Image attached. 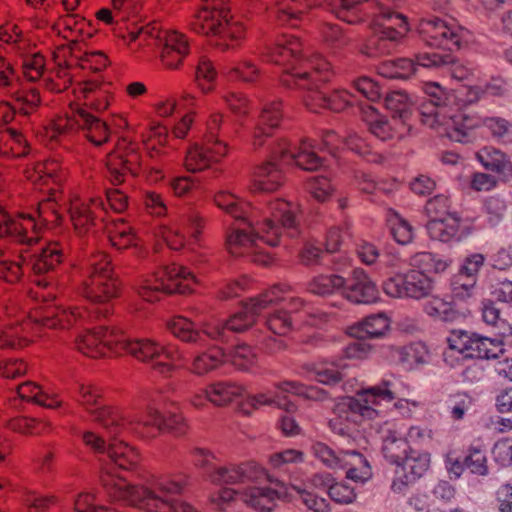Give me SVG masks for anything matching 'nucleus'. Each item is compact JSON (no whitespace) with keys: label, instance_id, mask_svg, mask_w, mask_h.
Instances as JSON below:
<instances>
[{"label":"nucleus","instance_id":"1","mask_svg":"<svg viewBox=\"0 0 512 512\" xmlns=\"http://www.w3.org/2000/svg\"><path fill=\"white\" fill-rule=\"evenodd\" d=\"M214 202L235 219L250 220L251 224L255 221V231L261 239L272 245L279 244L282 229L295 230L298 224V204L285 199L270 201L264 213L226 191L216 193Z\"/></svg>","mask_w":512,"mask_h":512},{"label":"nucleus","instance_id":"2","mask_svg":"<svg viewBox=\"0 0 512 512\" xmlns=\"http://www.w3.org/2000/svg\"><path fill=\"white\" fill-rule=\"evenodd\" d=\"M391 386V382L383 380L378 385L357 391L354 397L339 400L329 420L331 430L339 435H347L357 424L358 418L373 420L380 416L382 403H390L396 397Z\"/></svg>","mask_w":512,"mask_h":512},{"label":"nucleus","instance_id":"3","mask_svg":"<svg viewBox=\"0 0 512 512\" xmlns=\"http://www.w3.org/2000/svg\"><path fill=\"white\" fill-rule=\"evenodd\" d=\"M423 90L429 101L420 107L421 122L440 136L463 142L474 126L472 119L459 110L448 107L450 93L436 82L424 84Z\"/></svg>","mask_w":512,"mask_h":512},{"label":"nucleus","instance_id":"4","mask_svg":"<svg viewBox=\"0 0 512 512\" xmlns=\"http://www.w3.org/2000/svg\"><path fill=\"white\" fill-rule=\"evenodd\" d=\"M86 273L80 294L96 306V318L107 317L113 310L112 301L120 293V284L114 275L109 256L102 251L92 253L87 259Z\"/></svg>","mask_w":512,"mask_h":512},{"label":"nucleus","instance_id":"5","mask_svg":"<svg viewBox=\"0 0 512 512\" xmlns=\"http://www.w3.org/2000/svg\"><path fill=\"white\" fill-rule=\"evenodd\" d=\"M331 65L320 55L303 60L298 66L286 70L281 82L288 88L304 90L303 102L308 109L319 112L326 109L329 92L323 84L329 80Z\"/></svg>","mask_w":512,"mask_h":512},{"label":"nucleus","instance_id":"6","mask_svg":"<svg viewBox=\"0 0 512 512\" xmlns=\"http://www.w3.org/2000/svg\"><path fill=\"white\" fill-rule=\"evenodd\" d=\"M193 32L204 36H218L217 45L222 50H233L241 45L246 28L242 22L229 15V9L219 3H210L196 11L189 19Z\"/></svg>","mask_w":512,"mask_h":512},{"label":"nucleus","instance_id":"7","mask_svg":"<svg viewBox=\"0 0 512 512\" xmlns=\"http://www.w3.org/2000/svg\"><path fill=\"white\" fill-rule=\"evenodd\" d=\"M56 198L45 199L38 204V219L31 215L20 214L11 218L0 209V237L9 236L14 240L31 245L38 241L42 225H57L61 215L57 210Z\"/></svg>","mask_w":512,"mask_h":512},{"label":"nucleus","instance_id":"8","mask_svg":"<svg viewBox=\"0 0 512 512\" xmlns=\"http://www.w3.org/2000/svg\"><path fill=\"white\" fill-rule=\"evenodd\" d=\"M127 352L143 363L151 364L156 373L165 378L172 376L176 362L183 359L180 347L176 344H161L150 338L127 340L121 337V353Z\"/></svg>","mask_w":512,"mask_h":512},{"label":"nucleus","instance_id":"9","mask_svg":"<svg viewBox=\"0 0 512 512\" xmlns=\"http://www.w3.org/2000/svg\"><path fill=\"white\" fill-rule=\"evenodd\" d=\"M195 276L185 267L172 264L143 278L136 286L138 295L147 302L161 299L163 294H186L193 290Z\"/></svg>","mask_w":512,"mask_h":512},{"label":"nucleus","instance_id":"10","mask_svg":"<svg viewBox=\"0 0 512 512\" xmlns=\"http://www.w3.org/2000/svg\"><path fill=\"white\" fill-rule=\"evenodd\" d=\"M371 28L373 35L367 39L361 52L370 57H378L393 51L396 43L408 33L409 24L405 16L372 14Z\"/></svg>","mask_w":512,"mask_h":512},{"label":"nucleus","instance_id":"11","mask_svg":"<svg viewBox=\"0 0 512 512\" xmlns=\"http://www.w3.org/2000/svg\"><path fill=\"white\" fill-rule=\"evenodd\" d=\"M281 492L269 486H250L241 491L232 488H221L209 496V503L215 510L226 511L240 497L241 501L258 512H271Z\"/></svg>","mask_w":512,"mask_h":512},{"label":"nucleus","instance_id":"12","mask_svg":"<svg viewBox=\"0 0 512 512\" xmlns=\"http://www.w3.org/2000/svg\"><path fill=\"white\" fill-rule=\"evenodd\" d=\"M451 351L463 358L497 359L504 355V339L490 338L465 330H453L447 338Z\"/></svg>","mask_w":512,"mask_h":512},{"label":"nucleus","instance_id":"13","mask_svg":"<svg viewBox=\"0 0 512 512\" xmlns=\"http://www.w3.org/2000/svg\"><path fill=\"white\" fill-rule=\"evenodd\" d=\"M288 292V286L274 285L258 296L251 298L243 305L241 311L235 313L226 321L227 330L241 332L249 328L258 315L278 302L285 300V295Z\"/></svg>","mask_w":512,"mask_h":512},{"label":"nucleus","instance_id":"14","mask_svg":"<svg viewBox=\"0 0 512 512\" xmlns=\"http://www.w3.org/2000/svg\"><path fill=\"white\" fill-rule=\"evenodd\" d=\"M122 333L106 326H99L80 334L75 340L77 351L90 358L121 354Z\"/></svg>","mask_w":512,"mask_h":512},{"label":"nucleus","instance_id":"15","mask_svg":"<svg viewBox=\"0 0 512 512\" xmlns=\"http://www.w3.org/2000/svg\"><path fill=\"white\" fill-rule=\"evenodd\" d=\"M418 32L428 46L446 50L459 49L463 40L461 27L438 17L421 19Z\"/></svg>","mask_w":512,"mask_h":512},{"label":"nucleus","instance_id":"16","mask_svg":"<svg viewBox=\"0 0 512 512\" xmlns=\"http://www.w3.org/2000/svg\"><path fill=\"white\" fill-rule=\"evenodd\" d=\"M245 221L247 222V228H234L227 235V249L234 256H252L254 262L267 265L271 262V258L265 253L261 244L271 247L274 245L260 238L254 228L255 222L251 224L250 220Z\"/></svg>","mask_w":512,"mask_h":512},{"label":"nucleus","instance_id":"17","mask_svg":"<svg viewBox=\"0 0 512 512\" xmlns=\"http://www.w3.org/2000/svg\"><path fill=\"white\" fill-rule=\"evenodd\" d=\"M108 178L114 185L125 181L128 173L138 175L142 170L141 156L136 147L126 139L119 140L116 148L107 155Z\"/></svg>","mask_w":512,"mask_h":512},{"label":"nucleus","instance_id":"18","mask_svg":"<svg viewBox=\"0 0 512 512\" xmlns=\"http://www.w3.org/2000/svg\"><path fill=\"white\" fill-rule=\"evenodd\" d=\"M77 400L91 415L93 421L99 423L108 432L111 433L115 426L119 427V409L105 403L102 391L97 386L81 384L79 386Z\"/></svg>","mask_w":512,"mask_h":512},{"label":"nucleus","instance_id":"19","mask_svg":"<svg viewBox=\"0 0 512 512\" xmlns=\"http://www.w3.org/2000/svg\"><path fill=\"white\" fill-rule=\"evenodd\" d=\"M278 158L283 163L295 164L306 171H314L322 166V159L314 150L313 143L302 139L297 147L291 149L289 141L278 138L271 143V159Z\"/></svg>","mask_w":512,"mask_h":512},{"label":"nucleus","instance_id":"20","mask_svg":"<svg viewBox=\"0 0 512 512\" xmlns=\"http://www.w3.org/2000/svg\"><path fill=\"white\" fill-rule=\"evenodd\" d=\"M432 288V280L424 272L416 269L403 275L397 274L383 283L384 292L393 298L420 299L428 296Z\"/></svg>","mask_w":512,"mask_h":512},{"label":"nucleus","instance_id":"21","mask_svg":"<svg viewBox=\"0 0 512 512\" xmlns=\"http://www.w3.org/2000/svg\"><path fill=\"white\" fill-rule=\"evenodd\" d=\"M264 477H268L265 469L253 461L214 467L208 472V479L219 485L255 483Z\"/></svg>","mask_w":512,"mask_h":512},{"label":"nucleus","instance_id":"22","mask_svg":"<svg viewBox=\"0 0 512 512\" xmlns=\"http://www.w3.org/2000/svg\"><path fill=\"white\" fill-rule=\"evenodd\" d=\"M120 418L119 427L112 429V434H121L125 431L141 432L146 437H155L163 429L164 415L159 409L153 406H147L140 415L123 413L118 411Z\"/></svg>","mask_w":512,"mask_h":512},{"label":"nucleus","instance_id":"23","mask_svg":"<svg viewBox=\"0 0 512 512\" xmlns=\"http://www.w3.org/2000/svg\"><path fill=\"white\" fill-rule=\"evenodd\" d=\"M363 120L369 132L381 141L400 139L410 131L409 123L402 118L382 115L372 107L364 111Z\"/></svg>","mask_w":512,"mask_h":512},{"label":"nucleus","instance_id":"24","mask_svg":"<svg viewBox=\"0 0 512 512\" xmlns=\"http://www.w3.org/2000/svg\"><path fill=\"white\" fill-rule=\"evenodd\" d=\"M161 45L160 61L166 69H179L190 53V44L185 34L176 30H165L157 36Z\"/></svg>","mask_w":512,"mask_h":512},{"label":"nucleus","instance_id":"25","mask_svg":"<svg viewBox=\"0 0 512 512\" xmlns=\"http://www.w3.org/2000/svg\"><path fill=\"white\" fill-rule=\"evenodd\" d=\"M34 319L38 325L64 329L92 319V313L86 308L78 306L48 305L42 310L41 315L35 316Z\"/></svg>","mask_w":512,"mask_h":512},{"label":"nucleus","instance_id":"26","mask_svg":"<svg viewBox=\"0 0 512 512\" xmlns=\"http://www.w3.org/2000/svg\"><path fill=\"white\" fill-rule=\"evenodd\" d=\"M431 457L427 452H417L413 449L403 459L402 474L397 475L391 484L393 492L402 494L407 488L423 477L430 468Z\"/></svg>","mask_w":512,"mask_h":512},{"label":"nucleus","instance_id":"27","mask_svg":"<svg viewBox=\"0 0 512 512\" xmlns=\"http://www.w3.org/2000/svg\"><path fill=\"white\" fill-rule=\"evenodd\" d=\"M228 154V145L225 141L211 142L206 139L204 145H192L185 156L184 165L190 172H200L214 162H219Z\"/></svg>","mask_w":512,"mask_h":512},{"label":"nucleus","instance_id":"28","mask_svg":"<svg viewBox=\"0 0 512 512\" xmlns=\"http://www.w3.org/2000/svg\"><path fill=\"white\" fill-rule=\"evenodd\" d=\"M70 219L79 235L86 234L98 218L103 219L104 203L101 198H91L88 202L74 199L69 208Z\"/></svg>","mask_w":512,"mask_h":512},{"label":"nucleus","instance_id":"29","mask_svg":"<svg viewBox=\"0 0 512 512\" xmlns=\"http://www.w3.org/2000/svg\"><path fill=\"white\" fill-rule=\"evenodd\" d=\"M282 118L283 110L280 101H272L263 106L252 133L251 144L255 150L263 147L273 136V131L279 127Z\"/></svg>","mask_w":512,"mask_h":512},{"label":"nucleus","instance_id":"30","mask_svg":"<svg viewBox=\"0 0 512 512\" xmlns=\"http://www.w3.org/2000/svg\"><path fill=\"white\" fill-rule=\"evenodd\" d=\"M106 454L110 459L111 464L102 468L100 481H102V475L105 471H111L115 477L120 478V476L115 473V467L122 470H132L137 467L141 461L139 451L135 447L121 440H111L108 444ZM121 479L123 478L121 477ZM101 484L104 486L103 482H101ZM103 488L105 489V487Z\"/></svg>","mask_w":512,"mask_h":512},{"label":"nucleus","instance_id":"31","mask_svg":"<svg viewBox=\"0 0 512 512\" xmlns=\"http://www.w3.org/2000/svg\"><path fill=\"white\" fill-rule=\"evenodd\" d=\"M342 289L343 295L355 303H372L378 299L379 295L376 284L361 268L353 270Z\"/></svg>","mask_w":512,"mask_h":512},{"label":"nucleus","instance_id":"32","mask_svg":"<svg viewBox=\"0 0 512 512\" xmlns=\"http://www.w3.org/2000/svg\"><path fill=\"white\" fill-rule=\"evenodd\" d=\"M26 174L33 184L40 187L52 184L53 186L49 188L51 191H56L55 187L61 185L66 175L58 159L39 161L32 168L27 169Z\"/></svg>","mask_w":512,"mask_h":512},{"label":"nucleus","instance_id":"33","mask_svg":"<svg viewBox=\"0 0 512 512\" xmlns=\"http://www.w3.org/2000/svg\"><path fill=\"white\" fill-rule=\"evenodd\" d=\"M70 109V114L56 117L45 128V135L51 141L62 143L81 129L79 111L83 107L75 104L71 105Z\"/></svg>","mask_w":512,"mask_h":512},{"label":"nucleus","instance_id":"34","mask_svg":"<svg viewBox=\"0 0 512 512\" xmlns=\"http://www.w3.org/2000/svg\"><path fill=\"white\" fill-rule=\"evenodd\" d=\"M227 361L226 354L221 347L212 346L206 350L196 352L187 366V370L198 377L206 376L220 369Z\"/></svg>","mask_w":512,"mask_h":512},{"label":"nucleus","instance_id":"35","mask_svg":"<svg viewBox=\"0 0 512 512\" xmlns=\"http://www.w3.org/2000/svg\"><path fill=\"white\" fill-rule=\"evenodd\" d=\"M302 51V43L298 37L283 34L277 40L275 47H267L261 54L266 61L284 65L289 63L291 59L299 60Z\"/></svg>","mask_w":512,"mask_h":512},{"label":"nucleus","instance_id":"36","mask_svg":"<svg viewBox=\"0 0 512 512\" xmlns=\"http://www.w3.org/2000/svg\"><path fill=\"white\" fill-rule=\"evenodd\" d=\"M56 28L64 38L72 42H83L90 39L96 31L88 20L74 13L61 16L56 23Z\"/></svg>","mask_w":512,"mask_h":512},{"label":"nucleus","instance_id":"37","mask_svg":"<svg viewBox=\"0 0 512 512\" xmlns=\"http://www.w3.org/2000/svg\"><path fill=\"white\" fill-rule=\"evenodd\" d=\"M63 257L64 253L61 244L51 242L46 247L42 248L40 252L33 254L27 265L30 267L34 276L39 277L53 271L59 266Z\"/></svg>","mask_w":512,"mask_h":512},{"label":"nucleus","instance_id":"38","mask_svg":"<svg viewBox=\"0 0 512 512\" xmlns=\"http://www.w3.org/2000/svg\"><path fill=\"white\" fill-rule=\"evenodd\" d=\"M63 257L64 253L61 244L51 242L46 247L42 248L40 252L33 254L27 265L30 267L34 276L39 277L53 271L59 266Z\"/></svg>","mask_w":512,"mask_h":512},{"label":"nucleus","instance_id":"39","mask_svg":"<svg viewBox=\"0 0 512 512\" xmlns=\"http://www.w3.org/2000/svg\"><path fill=\"white\" fill-rule=\"evenodd\" d=\"M105 229L108 239L114 248L118 250L133 248L139 252L142 251L140 240L133 228L122 218L111 220L105 225Z\"/></svg>","mask_w":512,"mask_h":512},{"label":"nucleus","instance_id":"40","mask_svg":"<svg viewBox=\"0 0 512 512\" xmlns=\"http://www.w3.org/2000/svg\"><path fill=\"white\" fill-rule=\"evenodd\" d=\"M284 183L282 170L271 160L256 167L252 189L260 192H273Z\"/></svg>","mask_w":512,"mask_h":512},{"label":"nucleus","instance_id":"41","mask_svg":"<svg viewBox=\"0 0 512 512\" xmlns=\"http://www.w3.org/2000/svg\"><path fill=\"white\" fill-rule=\"evenodd\" d=\"M322 2L323 0H276L275 17L280 25L294 26L301 14Z\"/></svg>","mask_w":512,"mask_h":512},{"label":"nucleus","instance_id":"42","mask_svg":"<svg viewBox=\"0 0 512 512\" xmlns=\"http://www.w3.org/2000/svg\"><path fill=\"white\" fill-rule=\"evenodd\" d=\"M338 469L345 470L346 477L354 482L364 483L372 477V470L368 460L356 451L343 452Z\"/></svg>","mask_w":512,"mask_h":512},{"label":"nucleus","instance_id":"43","mask_svg":"<svg viewBox=\"0 0 512 512\" xmlns=\"http://www.w3.org/2000/svg\"><path fill=\"white\" fill-rule=\"evenodd\" d=\"M417 61L426 68H440L452 64L451 75L457 80L468 79L473 74L472 69L463 64L455 63L454 57L448 53H419Z\"/></svg>","mask_w":512,"mask_h":512},{"label":"nucleus","instance_id":"44","mask_svg":"<svg viewBox=\"0 0 512 512\" xmlns=\"http://www.w3.org/2000/svg\"><path fill=\"white\" fill-rule=\"evenodd\" d=\"M244 393L242 385L232 381H216L208 384V402L216 407L230 405Z\"/></svg>","mask_w":512,"mask_h":512},{"label":"nucleus","instance_id":"45","mask_svg":"<svg viewBox=\"0 0 512 512\" xmlns=\"http://www.w3.org/2000/svg\"><path fill=\"white\" fill-rule=\"evenodd\" d=\"M169 332L181 342L202 346V332L194 322L184 316H175L167 322Z\"/></svg>","mask_w":512,"mask_h":512},{"label":"nucleus","instance_id":"46","mask_svg":"<svg viewBox=\"0 0 512 512\" xmlns=\"http://www.w3.org/2000/svg\"><path fill=\"white\" fill-rule=\"evenodd\" d=\"M460 218L457 214L448 215L439 220H429L427 223V232L429 236L440 242H450L459 239Z\"/></svg>","mask_w":512,"mask_h":512},{"label":"nucleus","instance_id":"47","mask_svg":"<svg viewBox=\"0 0 512 512\" xmlns=\"http://www.w3.org/2000/svg\"><path fill=\"white\" fill-rule=\"evenodd\" d=\"M138 495H142L144 498H134V504L143 507L147 510L154 512H169L175 509L176 512H200L196 507L190 503H179L176 506H172L168 502H165L160 497L156 496L152 491L142 489L136 491Z\"/></svg>","mask_w":512,"mask_h":512},{"label":"nucleus","instance_id":"48","mask_svg":"<svg viewBox=\"0 0 512 512\" xmlns=\"http://www.w3.org/2000/svg\"><path fill=\"white\" fill-rule=\"evenodd\" d=\"M29 144L24 135L15 129H5L0 133V155L7 158H20L29 153Z\"/></svg>","mask_w":512,"mask_h":512},{"label":"nucleus","instance_id":"49","mask_svg":"<svg viewBox=\"0 0 512 512\" xmlns=\"http://www.w3.org/2000/svg\"><path fill=\"white\" fill-rule=\"evenodd\" d=\"M81 120V130L86 138L96 146L107 142L110 131L107 124L99 118L93 116L84 107L79 111Z\"/></svg>","mask_w":512,"mask_h":512},{"label":"nucleus","instance_id":"50","mask_svg":"<svg viewBox=\"0 0 512 512\" xmlns=\"http://www.w3.org/2000/svg\"><path fill=\"white\" fill-rule=\"evenodd\" d=\"M18 396L25 401L36 403L49 409H56L62 405V401L55 394H47L42 388L32 381H27L17 387Z\"/></svg>","mask_w":512,"mask_h":512},{"label":"nucleus","instance_id":"51","mask_svg":"<svg viewBox=\"0 0 512 512\" xmlns=\"http://www.w3.org/2000/svg\"><path fill=\"white\" fill-rule=\"evenodd\" d=\"M382 453L391 463L399 464L407 455L408 442L396 429L388 428L383 431Z\"/></svg>","mask_w":512,"mask_h":512},{"label":"nucleus","instance_id":"52","mask_svg":"<svg viewBox=\"0 0 512 512\" xmlns=\"http://www.w3.org/2000/svg\"><path fill=\"white\" fill-rule=\"evenodd\" d=\"M477 158L486 169L504 177L512 176V162L503 152L493 147H485L477 153Z\"/></svg>","mask_w":512,"mask_h":512},{"label":"nucleus","instance_id":"53","mask_svg":"<svg viewBox=\"0 0 512 512\" xmlns=\"http://www.w3.org/2000/svg\"><path fill=\"white\" fill-rule=\"evenodd\" d=\"M390 328L389 318L383 314H375L366 317L353 328L354 334L359 338H379L386 334Z\"/></svg>","mask_w":512,"mask_h":512},{"label":"nucleus","instance_id":"54","mask_svg":"<svg viewBox=\"0 0 512 512\" xmlns=\"http://www.w3.org/2000/svg\"><path fill=\"white\" fill-rule=\"evenodd\" d=\"M331 481L332 479L329 474H316L312 478L315 486H329L328 494L334 502L350 504L355 500L356 494L352 487L343 482L330 485Z\"/></svg>","mask_w":512,"mask_h":512},{"label":"nucleus","instance_id":"55","mask_svg":"<svg viewBox=\"0 0 512 512\" xmlns=\"http://www.w3.org/2000/svg\"><path fill=\"white\" fill-rule=\"evenodd\" d=\"M416 65L421 66L417 61V57H415V60L400 58L396 61L381 63L378 67V72L386 78H407L415 73ZM422 67L424 66L422 65Z\"/></svg>","mask_w":512,"mask_h":512},{"label":"nucleus","instance_id":"56","mask_svg":"<svg viewBox=\"0 0 512 512\" xmlns=\"http://www.w3.org/2000/svg\"><path fill=\"white\" fill-rule=\"evenodd\" d=\"M345 368L340 362H323L313 365L311 372L317 382L336 385L343 380Z\"/></svg>","mask_w":512,"mask_h":512},{"label":"nucleus","instance_id":"57","mask_svg":"<svg viewBox=\"0 0 512 512\" xmlns=\"http://www.w3.org/2000/svg\"><path fill=\"white\" fill-rule=\"evenodd\" d=\"M394 353L397 360L410 369L425 363L429 356L426 346L421 342L397 348Z\"/></svg>","mask_w":512,"mask_h":512},{"label":"nucleus","instance_id":"58","mask_svg":"<svg viewBox=\"0 0 512 512\" xmlns=\"http://www.w3.org/2000/svg\"><path fill=\"white\" fill-rule=\"evenodd\" d=\"M7 427L23 435H40L49 431L50 423L41 419L19 416L10 419L7 422Z\"/></svg>","mask_w":512,"mask_h":512},{"label":"nucleus","instance_id":"59","mask_svg":"<svg viewBox=\"0 0 512 512\" xmlns=\"http://www.w3.org/2000/svg\"><path fill=\"white\" fill-rule=\"evenodd\" d=\"M346 280L336 274H321L315 276L308 284V290L316 295H328L342 289Z\"/></svg>","mask_w":512,"mask_h":512},{"label":"nucleus","instance_id":"60","mask_svg":"<svg viewBox=\"0 0 512 512\" xmlns=\"http://www.w3.org/2000/svg\"><path fill=\"white\" fill-rule=\"evenodd\" d=\"M168 143V129L161 124L151 126L145 139V146L151 158L165 154V146Z\"/></svg>","mask_w":512,"mask_h":512},{"label":"nucleus","instance_id":"61","mask_svg":"<svg viewBox=\"0 0 512 512\" xmlns=\"http://www.w3.org/2000/svg\"><path fill=\"white\" fill-rule=\"evenodd\" d=\"M482 319L487 325L497 329V334L502 339L512 336V326L500 317L499 309L492 302L483 304Z\"/></svg>","mask_w":512,"mask_h":512},{"label":"nucleus","instance_id":"62","mask_svg":"<svg viewBox=\"0 0 512 512\" xmlns=\"http://www.w3.org/2000/svg\"><path fill=\"white\" fill-rule=\"evenodd\" d=\"M231 135V122L225 120L224 115L220 112L212 113L207 121L206 139L211 142L224 141L223 139L229 138Z\"/></svg>","mask_w":512,"mask_h":512},{"label":"nucleus","instance_id":"63","mask_svg":"<svg viewBox=\"0 0 512 512\" xmlns=\"http://www.w3.org/2000/svg\"><path fill=\"white\" fill-rule=\"evenodd\" d=\"M18 113L28 116L37 110L41 103L39 91L35 88L16 90L12 93Z\"/></svg>","mask_w":512,"mask_h":512},{"label":"nucleus","instance_id":"64","mask_svg":"<svg viewBox=\"0 0 512 512\" xmlns=\"http://www.w3.org/2000/svg\"><path fill=\"white\" fill-rule=\"evenodd\" d=\"M29 326V323H25L22 326L10 325L0 331V349H15L24 347L29 343V339L26 335H22Z\"/></svg>","mask_w":512,"mask_h":512}]
</instances>
